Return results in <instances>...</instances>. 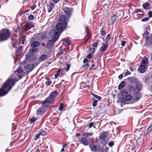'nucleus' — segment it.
<instances>
[{
  "label": "nucleus",
  "mask_w": 152,
  "mask_h": 152,
  "mask_svg": "<svg viewBox=\"0 0 152 152\" xmlns=\"http://www.w3.org/2000/svg\"><path fill=\"white\" fill-rule=\"evenodd\" d=\"M28 19L30 20H32L34 19V16L32 15H30L28 17Z\"/></svg>",
  "instance_id": "5fc2aeb1"
},
{
  "label": "nucleus",
  "mask_w": 152,
  "mask_h": 152,
  "mask_svg": "<svg viewBox=\"0 0 152 152\" xmlns=\"http://www.w3.org/2000/svg\"><path fill=\"white\" fill-rule=\"evenodd\" d=\"M137 83V84L136 86V88L138 90H140L142 88L143 84L141 82H139V81L138 83Z\"/></svg>",
  "instance_id": "4be33fe9"
},
{
  "label": "nucleus",
  "mask_w": 152,
  "mask_h": 152,
  "mask_svg": "<svg viewBox=\"0 0 152 152\" xmlns=\"http://www.w3.org/2000/svg\"><path fill=\"white\" fill-rule=\"evenodd\" d=\"M26 37V36H25V35H23L22 36V44H24V42L25 40Z\"/></svg>",
  "instance_id": "603ef678"
},
{
  "label": "nucleus",
  "mask_w": 152,
  "mask_h": 152,
  "mask_svg": "<svg viewBox=\"0 0 152 152\" xmlns=\"http://www.w3.org/2000/svg\"><path fill=\"white\" fill-rule=\"evenodd\" d=\"M46 37V34L45 33H40L38 34L36 36V38L37 40H43Z\"/></svg>",
  "instance_id": "6e6552de"
},
{
  "label": "nucleus",
  "mask_w": 152,
  "mask_h": 152,
  "mask_svg": "<svg viewBox=\"0 0 152 152\" xmlns=\"http://www.w3.org/2000/svg\"><path fill=\"white\" fill-rule=\"evenodd\" d=\"M64 24L61 22L58 23L56 25V29H52L55 31L56 35L60 36V34H61L63 31L64 29L66 27H64Z\"/></svg>",
  "instance_id": "39448f33"
},
{
  "label": "nucleus",
  "mask_w": 152,
  "mask_h": 152,
  "mask_svg": "<svg viewBox=\"0 0 152 152\" xmlns=\"http://www.w3.org/2000/svg\"><path fill=\"white\" fill-rule=\"evenodd\" d=\"M24 29L26 32L29 29L31 28L30 25L28 23H26L24 26Z\"/></svg>",
  "instance_id": "393cba45"
},
{
  "label": "nucleus",
  "mask_w": 152,
  "mask_h": 152,
  "mask_svg": "<svg viewBox=\"0 0 152 152\" xmlns=\"http://www.w3.org/2000/svg\"><path fill=\"white\" fill-rule=\"evenodd\" d=\"M148 60L147 58L144 57L142 60L140 65L145 66L148 64Z\"/></svg>",
  "instance_id": "f3484780"
},
{
  "label": "nucleus",
  "mask_w": 152,
  "mask_h": 152,
  "mask_svg": "<svg viewBox=\"0 0 152 152\" xmlns=\"http://www.w3.org/2000/svg\"><path fill=\"white\" fill-rule=\"evenodd\" d=\"M88 61V60L86 58H85L84 59L83 61V63H87Z\"/></svg>",
  "instance_id": "338daca9"
},
{
  "label": "nucleus",
  "mask_w": 152,
  "mask_h": 152,
  "mask_svg": "<svg viewBox=\"0 0 152 152\" xmlns=\"http://www.w3.org/2000/svg\"><path fill=\"white\" fill-rule=\"evenodd\" d=\"M150 78V77L148 76H145L143 78V81L145 83L148 82L149 81Z\"/></svg>",
  "instance_id": "473e14b6"
},
{
  "label": "nucleus",
  "mask_w": 152,
  "mask_h": 152,
  "mask_svg": "<svg viewBox=\"0 0 152 152\" xmlns=\"http://www.w3.org/2000/svg\"><path fill=\"white\" fill-rule=\"evenodd\" d=\"M63 53V51L62 50H60L58 53L57 54L58 55H61Z\"/></svg>",
  "instance_id": "e2e57ef3"
},
{
  "label": "nucleus",
  "mask_w": 152,
  "mask_h": 152,
  "mask_svg": "<svg viewBox=\"0 0 152 152\" xmlns=\"http://www.w3.org/2000/svg\"><path fill=\"white\" fill-rule=\"evenodd\" d=\"M40 135L44 136L46 135L47 134V132L45 131H44L42 130H41L40 132L39 133Z\"/></svg>",
  "instance_id": "a19ab883"
},
{
  "label": "nucleus",
  "mask_w": 152,
  "mask_h": 152,
  "mask_svg": "<svg viewBox=\"0 0 152 152\" xmlns=\"http://www.w3.org/2000/svg\"><path fill=\"white\" fill-rule=\"evenodd\" d=\"M125 83L124 81H122L119 85L118 88L119 90L121 89L124 86Z\"/></svg>",
  "instance_id": "cd10ccee"
},
{
  "label": "nucleus",
  "mask_w": 152,
  "mask_h": 152,
  "mask_svg": "<svg viewBox=\"0 0 152 152\" xmlns=\"http://www.w3.org/2000/svg\"><path fill=\"white\" fill-rule=\"evenodd\" d=\"M117 18V16L116 15H113L111 17V21L112 23H113L115 21Z\"/></svg>",
  "instance_id": "f704fd0d"
},
{
  "label": "nucleus",
  "mask_w": 152,
  "mask_h": 152,
  "mask_svg": "<svg viewBox=\"0 0 152 152\" xmlns=\"http://www.w3.org/2000/svg\"><path fill=\"white\" fill-rule=\"evenodd\" d=\"M142 34L145 41L144 46L147 48L151 47L152 46V34L148 35L149 34L146 28Z\"/></svg>",
  "instance_id": "f03ea898"
},
{
  "label": "nucleus",
  "mask_w": 152,
  "mask_h": 152,
  "mask_svg": "<svg viewBox=\"0 0 152 152\" xmlns=\"http://www.w3.org/2000/svg\"><path fill=\"white\" fill-rule=\"evenodd\" d=\"M92 54L91 53H89V54H88L87 55V57L89 59L91 58L92 57Z\"/></svg>",
  "instance_id": "680f3d73"
},
{
  "label": "nucleus",
  "mask_w": 152,
  "mask_h": 152,
  "mask_svg": "<svg viewBox=\"0 0 152 152\" xmlns=\"http://www.w3.org/2000/svg\"><path fill=\"white\" fill-rule=\"evenodd\" d=\"M22 48V46H19L18 49H17L16 52V56H18L22 53V52L21 50Z\"/></svg>",
  "instance_id": "aec40b11"
},
{
  "label": "nucleus",
  "mask_w": 152,
  "mask_h": 152,
  "mask_svg": "<svg viewBox=\"0 0 152 152\" xmlns=\"http://www.w3.org/2000/svg\"><path fill=\"white\" fill-rule=\"evenodd\" d=\"M98 43V42H95L94 43V44H93L92 45V46L93 47H94L93 48H95V47L96 48L97 47V46Z\"/></svg>",
  "instance_id": "bf43d9fd"
},
{
  "label": "nucleus",
  "mask_w": 152,
  "mask_h": 152,
  "mask_svg": "<svg viewBox=\"0 0 152 152\" xmlns=\"http://www.w3.org/2000/svg\"><path fill=\"white\" fill-rule=\"evenodd\" d=\"M51 83V81H48L46 82V84L47 86H50V85Z\"/></svg>",
  "instance_id": "0e129e2a"
},
{
  "label": "nucleus",
  "mask_w": 152,
  "mask_h": 152,
  "mask_svg": "<svg viewBox=\"0 0 152 152\" xmlns=\"http://www.w3.org/2000/svg\"><path fill=\"white\" fill-rule=\"evenodd\" d=\"M66 17L65 15H61L59 17V20L61 23L64 24V27H66L67 23L66 22Z\"/></svg>",
  "instance_id": "9b49d317"
},
{
  "label": "nucleus",
  "mask_w": 152,
  "mask_h": 152,
  "mask_svg": "<svg viewBox=\"0 0 152 152\" xmlns=\"http://www.w3.org/2000/svg\"><path fill=\"white\" fill-rule=\"evenodd\" d=\"M11 32L8 29H4L0 32V42L7 39L10 35Z\"/></svg>",
  "instance_id": "20e7f679"
},
{
  "label": "nucleus",
  "mask_w": 152,
  "mask_h": 152,
  "mask_svg": "<svg viewBox=\"0 0 152 152\" xmlns=\"http://www.w3.org/2000/svg\"><path fill=\"white\" fill-rule=\"evenodd\" d=\"M134 87L132 86H129L128 87V89L129 91H131L134 89Z\"/></svg>",
  "instance_id": "13d9d810"
},
{
  "label": "nucleus",
  "mask_w": 152,
  "mask_h": 152,
  "mask_svg": "<svg viewBox=\"0 0 152 152\" xmlns=\"http://www.w3.org/2000/svg\"><path fill=\"white\" fill-rule=\"evenodd\" d=\"M108 145L112 147L114 145V142L113 141H111L108 143Z\"/></svg>",
  "instance_id": "052dcab7"
},
{
  "label": "nucleus",
  "mask_w": 152,
  "mask_h": 152,
  "mask_svg": "<svg viewBox=\"0 0 152 152\" xmlns=\"http://www.w3.org/2000/svg\"><path fill=\"white\" fill-rule=\"evenodd\" d=\"M148 16L149 17H152V12L150 11L148 13Z\"/></svg>",
  "instance_id": "774afa93"
},
{
  "label": "nucleus",
  "mask_w": 152,
  "mask_h": 152,
  "mask_svg": "<svg viewBox=\"0 0 152 152\" xmlns=\"http://www.w3.org/2000/svg\"><path fill=\"white\" fill-rule=\"evenodd\" d=\"M50 36L52 37V39L49 40L46 45V48H51L53 45L59 38V36L56 35V32L54 30H51L49 33Z\"/></svg>",
  "instance_id": "7ed1b4c3"
},
{
  "label": "nucleus",
  "mask_w": 152,
  "mask_h": 152,
  "mask_svg": "<svg viewBox=\"0 0 152 152\" xmlns=\"http://www.w3.org/2000/svg\"><path fill=\"white\" fill-rule=\"evenodd\" d=\"M128 92L125 89H123L121 93V95L122 96H125L127 95Z\"/></svg>",
  "instance_id": "72a5a7b5"
},
{
  "label": "nucleus",
  "mask_w": 152,
  "mask_h": 152,
  "mask_svg": "<svg viewBox=\"0 0 152 152\" xmlns=\"http://www.w3.org/2000/svg\"><path fill=\"white\" fill-rule=\"evenodd\" d=\"M70 64H66V72H67L69 70L70 68Z\"/></svg>",
  "instance_id": "8fccbe9b"
},
{
  "label": "nucleus",
  "mask_w": 152,
  "mask_h": 152,
  "mask_svg": "<svg viewBox=\"0 0 152 152\" xmlns=\"http://www.w3.org/2000/svg\"><path fill=\"white\" fill-rule=\"evenodd\" d=\"M23 70L20 68H19L17 69L16 71L18 72L19 73H22L23 72Z\"/></svg>",
  "instance_id": "864d4df0"
},
{
  "label": "nucleus",
  "mask_w": 152,
  "mask_h": 152,
  "mask_svg": "<svg viewBox=\"0 0 152 152\" xmlns=\"http://www.w3.org/2000/svg\"><path fill=\"white\" fill-rule=\"evenodd\" d=\"M38 51V49L36 48H31L29 51L30 54H34V53H35L37 52Z\"/></svg>",
  "instance_id": "a878e982"
},
{
  "label": "nucleus",
  "mask_w": 152,
  "mask_h": 152,
  "mask_svg": "<svg viewBox=\"0 0 152 152\" xmlns=\"http://www.w3.org/2000/svg\"><path fill=\"white\" fill-rule=\"evenodd\" d=\"M92 94L94 96V97L96 99H98L99 100H100L102 99V97H100L98 95H96L95 94Z\"/></svg>",
  "instance_id": "de8ad7c7"
},
{
  "label": "nucleus",
  "mask_w": 152,
  "mask_h": 152,
  "mask_svg": "<svg viewBox=\"0 0 152 152\" xmlns=\"http://www.w3.org/2000/svg\"><path fill=\"white\" fill-rule=\"evenodd\" d=\"M37 118L36 117H33L31 118L30 120V123L32 124L35 121L37 120Z\"/></svg>",
  "instance_id": "37998d69"
},
{
  "label": "nucleus",
  "mask_w": 152,
  "mask_h": 152,
  "mask_svg": "<svg viewBox=\"0 0 152 152\" xmlns=\"http://www.w3.org/2000/svg\"><path fill=\"white\" fill-rule=\"evenodd\" d=\"M34 67L33 66L32 64H30L27 65L24 67V70L28 72H30L33 70Z\"/></svg>",
  "instance_id": "9d476101"
},
{
  "label": "nucleus",
  "mask_w": 152,
  "mask_h": 152,
  "mask_svg": "<svg viewBox=\"0 0 152 152\" xmlns=\"http://www.w3.org/2000/svg\"><path fill=\"white\" fill-rule=\"evenodd\" d=\"M55 101L49 95L48 97L43 102V106H45L46 107H48L49 106V104H52Z\"/></svg>",
  "instance_id": "423d86ee"
},
{
  "label": "nucleus",
  "mask_w": 152,
  "mask_h": 152,
  "mask_svg": "<svg viewBox=\"0 0 152 152\" xmlns=\"http://www.w3.org/2000/svg\"><path fill=\"white\" fill-rule=\"evenodd\" d=\"M94 122H92L91 123H90L89 124V127L90 128H91L92 126H93L94 128H95V126L94 125Z\"/></svg>",
  "instance_id": "c03bdc74"
},
{
  "label": "nucleus",
  "mask_w": 152,
  "mask_h": 152,
  "mask_svg": "<svg viewBox=\"0 0 152 152\" xmlns=\"http://www.w3.org/2000/svg\"><path fill=\"white\" fill-rule=\"evenodd\" d=\"M108 47V44L107 43H103V46L101 47L99 50L102 52H104L106 50Z\"/></svg>",
  "instance_id": "a211bd4d"
},
{
  "label": "nucleus",
  "mask_w": 152,
  "mask_h": 152,
  "mask_svg": "<svg viewBox=\"0 0 152 152\" xmlns=\"http://www.w3.org/2000/svg\"><path fill=\"white\" fill-rule=\"evenodd\" d=\"M106 137V135L105 134H102L100 136L99 138L104 141L105 137Z\"/></svg>",
  "instance_id": "79ce46f5"
},
{
  "label": "nucleus",
  "mask_w": 152,
  "mask_h": 152,
  "mask_svg": "<svg viewBox=\"0 0 152 152\" xmlns=\"http://www.w3.org/2000/svg\"><path fill=\"white\" fill-rule=\"evenodd\" d=\"M47 7L48 12H50L52 10L53 7L51 5H49L48 4Z\"/></svg>",
  "instance_id": "58836bf2"
},
{
  "label": "nucleus",
  "mask_w": 152,
  "mask_h": 152,
  "mask_svg": "<svg viewBox=\"0 0 152 152\" xmlns=\"http://www.w3.org/2000/svg\"><path fill=\"white\" fill-rule=\"evenodd\" d=\"M48 56L46 55H43L40 56L39 58V60L40 61H45L46 59L48 58Z\"/></svg>",
  "instance_id": "b1692460"
},
{
  "label": "nucleus",
  "mask_w": 152,
  "mask_h": 152,
  "mask_svg": "<svg viewBox=\"0 0 152 152\" xmlns=\"http://www.w3.org/2000/svg\"><path fill=\"white\" fill-rule=\"evenodd\" d=\"M140 94L138 91L134 94L133 96V99L134 100H138L140 98Z\"/></svg>",
  "instance_id": "2eb2a0df"
},
{
  "label": "nucleus",
  "mask_w": 152,
  "mask_h": 152,
  "mask_svg": "<svg viewBox=\"0 0 152 152\" xmlns=\"http://www.w3.org/2000/svg\"><path fill=\"white\" fill-rule=\"evenodd\" d=\"M125 98L126 100L129 101L132 99V96L130 94H127L126 95Z\"/></svg>",
  "instance_id": "7c9ffc66"
},
{
  "label": "nucleus",
  "mask_w": 152,
  "mask_h": 152,
  "mask_svg": "<svg viewBox=\"0 0 152 152\" xmlns=\"http://www.w3.org/2000/svg\"><path fill=\"white\" fill-rule=\"evenodd\" d=\"M149 17H146V18H143L142 19V21L143 22H145L149 20Z\"/></svg>",
  "instance_id": "3c124183"
},
{
  "label": "nucleus",
  "mask_w": 152,
  "mask_h": 152,
  "mask_svg": "<svg viewBox=\"0 0 152 152\" xmlns=\"http://www.w3.org/2000/svg\"><path fill=\"white\" fill-rule=\"evenodd\" d=\"M95 50V48H90L88 49V50L89 52V53L93 54Z\"/></svg>",
  "instance_id": "4c0bfd02"
},
{
  "label": "nucleus",
  "mask_w": 152,
  "mask_h": 152,
  "mask_svg": "<svg viewBox=\"0 0 152 152\" xmlns=\"http://www.w3.org/2000/svg\"><path fill=\"white\" fill-rule=\"evenodd\" d=\"M39 45V42L35 41L33 42L31 44V46L32 47L35 48L38 46Z\"/></svg>",
  "instance_id": "5701e85b"
},
{
  "label": "nucleus",
  "mask_w": 152,
  "mask_h": 152,
  "mask_svg": "<svg viewBox=\"0 0 152 152\" xmlns=\"http://www.w3.org/2000/svg\"><path fill=\"white\" fill-rule=\"evenodd\" d=\"M18 80L17 78H15L14 80L12 79H8L6 81L0 88V97L6 95L11 89V86H14L15 84L14 81L16 82Z\"/></svg>",
  "instance_id": "f257e3e1"
},
{
  "label": "nucleus",
  "mask_w": 152,
  "mask_h": 152,
  "mask_svg": "<svg viewBox=\"0 0 152 152\" xmlns=\"http://www.w3.org/2000/svg\"><path fill=\"white\" fill-rule=\"evenodd\" d=\"M92 151H96L97 148V146L96 145L94 144H91L89 145Z\"/></svg>",
  "instance_id": "bb28decb"
},
{
  "label": "nucleus",
  "mask_w": 152,
  "mask_h": 152,
  "mask_svg": "<svg viewBox=\"0 0 152 152\" xmlns=\"http://www.w3.org/2000/svg\"><path fill=\"white\" fill-rule=\"evenodd\" d=\"M89 66V64L88 63H87L86 64L82 66V68H85V69H87L88 68Z\"/></svg>",
  "instance_id": "49530a36"
},
{
  "label": "nucleus",
  "mask_w": 152,
  "mask_h": 152,
  "mask_svg": "<svg viewBox=\"0 0 152 152\" xmlns=\"http://www.w3.org/2000/svg\"><path fill=\"white\" fill-rule=\"evenodd\" d=\"M80 141L83 145H87L88 144V140L87 138L85 137H82L80 139Z\"/></svg>",
  "instance_id": "4468645a"
},
{
  "label": "nucleus",
  "mask_w": 152,
  "mask_h": 152,
  "mask_svg": "<svg viewBox=\"0 0 152 152\" xmlns=\"http://www.w3.org/2000/svg\"><path fill=\"white\" fill-rule=\"evenodd\" d=\"M63 10L65 13L68 15H70L71 14V12L72 11V8H69L67 7H64Z\"/></svg>",
  "instance_id": "dca6fc26"
},
{
  "label": "nucleus",
  "mask_w": 152,
  "mask_h": 152,
  "mask_svg": "<svg viewBox=\"0 0 152 152\" xmlns=\"http://www.w3.org/2000/svg\"><path fill=\"white\" fill-rule=\"evenodd\" d=\"M86 32L87 33L88 36L85 37V39L86 40V42H87L88 40L91 38V36H90V33H88V30L87 29V28H86Z\"/></svg>",
  "instance_id": "c85d7f7f"
},
{
  "label": "nucleus",
  "mask_w": 152,
  "mask_h": 152,
  "mask_svg": "<svg viewBox=\"0 0 152 152\" xmlns=\"http://www.w3.org/2000/svg\"><path fill=\"white\" fill-rule=\"evenodd\" d=\"M142 6L144 9L146 10H148L151 7L150 4L147 2L143 3L142 4Z\"/></svg>",
  "instance_id": "412c9836"
},
{
  "label": "nucleus",
  "mask_w": 152,
  "mask_h": 152,
  "mask_svg": "<svg viewBox=\"0 0 152 152\" xmlns=\"http://www.w3.org/2000/svg\"><path fill=\"white\" fill-rule=\"evenodd\" d=\"M39 64V63L38 62H34L32 65H33V66L34 67H35L36 66H37Z\"/></svg>",
  "instance_id": "69168bd1"
},
{
  "label": "nucleus",
  "mask_w": 152,
  "mask_h": 152,
  "mask_svg": "<svg viewBox=\"0 0 152 152\" xmlns=\"http://www.w3.org/2000/svg\"><path fill=\"white\" fill-rule=\"evenodd\" d=\"M127 80L129 82L135 83H138L139 81L138 79L135 77H128L127 78Z\"/></svg>",
  "instance_id": "f8f14e48"
},
{
  "label": "nucleus",
  "mask_w": 152,
  "mask_h": 152,
  "mask_svg": "<svg viewBox=\"0 0 152 152\" xmlns=\"http://www.w3.org/2000/svg\"><path fill=\"white\" fill-rule=\"evenodd\" d=\"M94 102L93 103V106L94 107L96 106L97 104V100L94 99H93Z\"/></svg>",
  "instance_id": "a18cd8bd"
},
{
  "label": "nucleus",
  "mask_w": 152,
  "mask_h": 152,
  "mask_svg": "<svg viewBox=\"0 0 152 152\" xmlns=\"http://www.w3.org/2000/svg\"><path fill=\"white\" fill-rule=\"evenodd\" d=\"M58 94V92L56 91H54L51 92L50 95L53 99L55 101L57 99Z\"/></svg>",
  "instance_id": "ddd939ff"
},
{
  "label": "nucleus",
  "mask_w": 152,
  "mask_h": 152,
  "mask_svg": "<svg viewBox=\"0 0 152 152\" xmlns=\"http://www.w3.org/2000/svg\"><path fill=\"white\" fill-rule=\"evenodd\" d=\"M93 134V133H84L83 135L85 137H88L92 135Z\"/></svg>",
  "instance_id": "2f4dec72"
},
{
  "label": "nucleus",
  "mask_w": 152,
  "mask_h": 152,
  "mask_svg": "<svg viewBox=\"0 0 152 152\" xmlns=\"http://www.w3.org/2000/svg\"><path fill=\"white\" fill-rule=\"evenodd\" d=\"M64 43L67 45H70V40L68 39H64Z\"/></svg>",
  "instance_id": "c9c22d12"
},
{
  "label": "nucleus",
  "mask_w": 152,
  "mask_h": 152,
  "mask_svg": "<svg viewBox=\"0 0 152 152\" xmlns=\"http://www.w3.org/2000/svg\"><path fill=\"white\" fill-rule=\"evenodd\" d=\"M64 108V105L62 104H61L59 107V110L61 111L63 110Z\"/></svg>",
  "instance_id": "09e8293b"
},
{
  "label": "nucleus",
  "mask_w": 152,
  "mask_h": 152,
  "mask_svg": "<svg viewBox=\"0 0 152 152\" xmlns=\"http://www.w3.org/2000/svg\"><path fill=\"white\" fill-rule=\"evenodd\" d=\"M61 72V69H59L57 71L55 75V78H57L58 76L60 75V73Z\"/></svg>",
  "instance_id": "ea45409f"
},
{
  "label": "nucleus",
  "mask_w": 152,
  "mask_h": 152,
  "mask_svg": "<svg viewBox=\"0 0 152 152\" xmlns=\"http://www.w3.org/2000/svg\"><path fill=\"white\" fill-rule=\"evenodd\" d=\"M110 39V36L109 34H108L105 40V43H107L108 44V42L109 41Z\"/></svg>",
  "instance_id": "e433bc0d"
},
{
  "label": "nucleus",
  "mask_w": 152,
  "mask_h": 152,
  "mask_svg": "<svg viewBox=\"0 0 152 152\" xmlns=\"http://www.w3.org/2000/svg\"><path fill=\"white\" fill-rule=\"evenodd\" d=\"M46 107H47L45 106H43V103H42V105L37 110V115L43 114L46 112Z\"/></svg>",
  "instance_id": "0eeeda50"
},
{
  "label": "nucleus",
  "mask_w": 152,
  "mask_h": 152,
  "mask_svg": "<svg viewBox=\"0 0 152 152\" xmlns=\"http://www.w3.org/2000/svg\"><path fill=\"white\" fill-rule=\"evenodd\" d=\"M100 32L102 35H104L106 34V32L103 29H101V31H100Z\"/></svg>",
  "instance_id": "4d7b16f0"
},
{
  "label": "nucleus",
  "mask_w": 152,
  "mask_h": 152,
  "mask_svg": "<svg viewBox=\"0 0 152 152\" xmlns=\"http://www.w3.org/2000/svg\"><path fill=\"white\" fill-rule=\"evenodd\" d=\"M138 70L140 73H144L146 70V67L145 66L140 65L138 68Z\"/></svg>",
  "instance_id": "6ab92c4d"
},
{
  "label": "nucleus",
  "mask_w": 152,
  "mask_h": 152,
  "mask_svg": "<svg viewBox=\"0 0 152 152\" xmlns=\"http://www.w3.org/2000/svg\"><path fill=\"white\" fill-rule=\"evenodd\" d=\"M37 58V56L34 54H30L26 56V59L29 61H31L35 60Z\"/></svg>",
  "instance_id": "1a4fd4ad"
},
{
  "label": "nucleus",
  "mask_w": 152,
  "mask_h": 152,
  "mask_svg": "<svg viewBox=\"0 0 152 152\" xmlns=\"http://www.w3.org/2000/svg\"><path fill=\"white\" fill-rule=\"evenodd\" d=\"M143 10L142 9H136L135 10V13H137L138 12H143Z\"/></svg>",
  "instance_id": "6e6d98bb"
},
{
  "label": "nucleus",
  "mask_w": 152,
  "mask_h": 152,
  "mask_svg": "<svg viewBox=\"0 0 152 152\" xmlns=\"http://www.w3.org/2000/svg\"><path fill=\"white\" fill-rule=\"evenodd\" d=\"M152 130V124L151 125L145 132V134L147 135Z\"/></svg>",
  "instance_id": "c756f323"
}]
</instances>
